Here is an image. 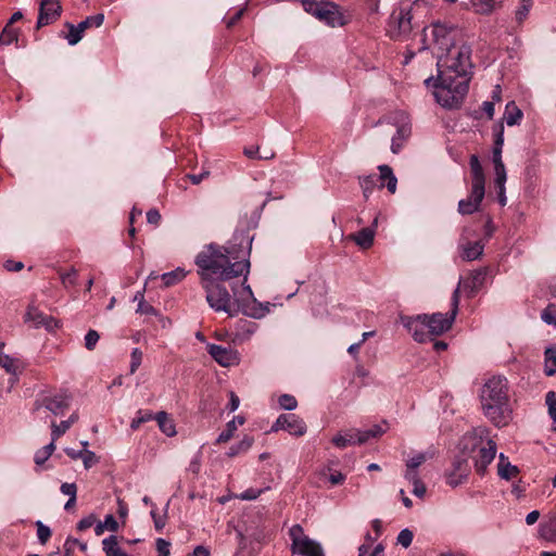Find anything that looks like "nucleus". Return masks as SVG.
Returning a JSON list of instances; mask_svg holds the SVG:
<instances>
[{
  "mask_svg": "<svg viewBox=\"0 0 556 556\" xmlns=\"http://www.w3.org/2000/svg\"><path fill=\"white\" fill-rule=\"evenodd\" d=\"M376 176H367L361 179L359 184L366 198L372 191L374 187L376 186Z\"/></svg>",
  "mask_w": 556,
  "mask_h": 556,
  "instance_id": "de8ad7c7",
  "label": "nucleus"
},
{
  "mask_svg": "<svg viewBox=\"0 0 556 556\" xmlns=\"http://www.w3.org/2000/svg\"><path fill=\"white\" fill-rule=\"evenodd\" d=\"M104 22V15L103 14H96L88 16L86 20L80 22L78 25L80 26V30L84 33L91 28V27H100Z\"/></svg>",
  "mask_w": 556,
  "mask_h": 556,
  "instance_id": "c9c22d12",
  "label": "nucleus"
},
{
  "mask_svg": "<svg viewBox=\"0 0 556 556\" xmlns=\"http://www.w3.org/2000/svg\"><path fill=\"white\" fill-rule=\"evenodd\" d=\"M469 164L472 176L471 187H473V193L479 198L485 185L483 169L477 155H471Z\"/></svg>",
  "mask_w": 556,
  "mask_h": 556,
  "instance_id": "f3484780",
  "label": "nucleus"
},
{
  "mask_svg": "<svg viewBox=\"0 0 556 556\" xmlns=\"http://www.w3.org/2000/svg\"><path fill=\"white\" fill-rule=\"evenodd\" d=\"M186 276V271L181 268H177L173 271L165 273L161 276L164 287H172L181 281Z\"/></svg>",
  "mask_w": 556,
  "mask_h": 556,
  "instance_id": "473e14b6",
  "label": "nucleus"
},
{
  "mask_svg": "<svg viewBox=\"0 0 556 556\" xmlns=\"http://www.w3.org/2000/svg\"><path fill=\"white\" fill-rule=\"evenodd\" d=\"M17 41V30L10 25H5L0 34V46H8Z\"/></svg>",
  "mask_w": 556,
  "mask_h": 556,
  "instance_id": "4c0bfd02",
  "label": "nucleus"
},
{
  "mask_svg": "<svg viewBox=\"0 0 556 556\" xmlns=\"http://www.w3.org/2000/svg\"><path fill=\"white\" fill-rule=\"evenodd\" d=\"M237 328L243 334L251 336L255 332L257 325L253 321L242 319L238 323Z\"/></svg>",
  "mask_w": 556,
  "mask_h": 556,
  "instance_id": "09e8293b",
  "label": "nucleus"
},
{
  "mask_svg": "<svg viewBox=\"0 0 556 556\" xmlns=\"http://www.w3.org/2000/svg\"><path fill=\"white\" fill-rule=\"evenodd\" d=\"M485 270L478 269L472 273L465 279H462L457 286L459 288V292L464 291L469 298L473 296L483 285L485 279Z\"/></svg>",
  "mask_w": 556,
  "mask_h": 556,
  "instance_id": "4468645a",
  "label": "nucleus"
},
{
  "mask_svg": "<svg viewBox=\"0 0 556 556\" xmlns=\"http://www.w3.org/2000/svg\"><path fill=\"white\" fill-rule=\"evenodd\" d=\"M260 148L258 147H249L244 148L243 153L249 159H264L268 160L274 156V153H270V155H260L258 153Z\"/></svg>",
  "mask_w": 556,
  "mask_h": 556,
  "instance_id": "6e6d98bb",
  "label": "nucleus"
},
{
  "mask_svg": "<svg viewBox=\"0 0 556 556\" xmlns=\"http://www.w3.org/2000/svg\"><path fill=\"white\" fill-rule=\"evenodd\" d=\"M429 455L427 453H418L406 460L405 466L412 469H418L427 459Z\"/></svg>",
  "mask_w": 556,
  "mask_h": 556,
  "instance_id": "a18cd8bd",
  "label": "nucleus"
},
{
  "mask_svg": "<svg viewBox=\"0 0 556 556\" xmlns=\"http://www.w3.org/2000/svg\"><path fill=\"white\" fill-rule=\"evenodd\" d=\"M96 522V517L93 515H89L85 518H83L78 523H77V530L79 531H85L89 528H91L93 526V523Z\"/></svg>",
  "mask_w": 556,
  "mask_h": 556,
  "instance_id": "e2e57ef3",
  "label": "nucleus"
},
{
  "mask_svg": "<svg viewBox=\"0 0 556 556\" xmlns=\"http://www.w3.org/2000/svg\"><path fill=\"white\" fill-rule=\"evenodd\" d=\"M137 312L143 315H157V311L143 300H140Z\"/></svg>",
  "mask_w": 556,
  "mask_h": 556,
  "instance_id": "680f3d73",
  "label": "nucleus"
},
{
  "mask_svg": "<svg viewBox=\"0 0 556 556\" xmlns=\"http://www.w3.org/2000/svg\"><path fill=\"white\" fill-rule=\"evenodd\" d=\"M458 248L460 250V257L464 261H475L482 255L484 243L482 241H465V238L462 237Z\"/></svg>",
  "mask_w": 556,
  "mask_h": 556,
  "instance_id": "a211bd4d",
  "label": "nucleus"
},
{
  "mask_svg": "<svg viewBox=\"0 0 556 556\" xmlns=\"http://www.w3.org/2000/svg\"><path fill=\"white\" fill-rule=\"evenodd\" d=\"M404 478L412 484L421 481L419 478L418 469H412L409 467H406Z\"/></svg>",
  "mask_w": 556,
  "mask_h": 556,
  "instance_id": "0e129e2a",
  "label": "nucleus"
},
{
  "mask_svg": "<svg viewBox=\"0 0 556 556\" xmlns=\"http://www.w3.org/2000/svg\"><path fill=\"white\" fill-rule=\"evenodd\" d=\"M65 27L68 29V33L62 34L61 36H63L67 40L68 45H77L84 36V31L80 30V26H75L74 24L67 22L65 23Z\"/></svg>",
  "mask_w": 556,
  "mask_h": 556,
  "instance_id": "2f4dec72",
  "label": "nucleus"
},
{
  "mask_svg": "<svg viewBox=\"0 0 556 556\" xmlns=\"http://www.w3.org/2000/svg\"><path fill=\"white\" fill-rule=\"evenodd\" d=\"M507 380L493 376L483 384L481 405L485 417L497 428L505 427L511 420Z\"/></svg>",
  "mask_w": 556,
  "mask_h": 556,
  "instance_id": "7ed1b4c3",
  "label": "nucleus"
},
{
  "mask_svg": "<svg viewBox=\"0 0 556 556\" xmlns=\"http://www.w3.org/2000/svg\"><path fill=\"white\" fill-rule=\"evenodd\" d=\"M241 253L242 260H239L240 256L228 248L211 243L197 255L195 264L204 281H225L244 275L240 287L231 286L232 295L219 283H205L206 301L216 312H225L230 317L241 312L253 318H262L268 309L256 301L251 287L247 285L250 262L245 260V252Z\"/></svg>",
  "mask_w": 556,
  "mask_h": 556,
  "instance_id": "f257e3e1",
  "label": "nucleus"
},
{
  "mask_svg": "<svg viewBox=\"0 0 556 556\" xmlns=\"http://www.w3.org/2000/svg\"><path fill=\"white\" fill-rule=\"evenodd\" d=\"M497 473L502 479L510 480L519 473L517 466L511 465L508 458L502 453L498 457Z\"/></svg>",
  "mask_w": 556,
  "mask_h": 556,
  "instance_id": "393cba45",
  "label": "nucleus"
},
{
  "mask_svg": "<svg viewBox=\"0 0 556 556\" xmlns=\"http://www.w3.org/2000/svg\"><path fill=\"white\" fill-rule=\"evenodd\" d=\"M401 323L403 326L413 334V338L417 342H426L429 339V330L426 327L422 319H418V316H401Z\"/></svg>",
  "mask_w": 556,
  "mask_h": 556,
  "instance_id": "ddd939ff",
  "label": "nucleus"
},
{
  "mask_svg": "<svg viewBox=\"0 0 556 556\" xmlns=\"http://www.w3.org/2000/svg\"><path fill=\"white\" fill-rule=\"evenodd\" d=\"M292 551L302 556H325L321 545L304 534L300 525H294L289 531Z\"/></svg>",
  "mask_w": 556,
  "mask_h": 556,
  "instance_id": "6e6552de",
  "label": "nucleus"
},
{
  "mask_svg": "<svg viewBox=\"0 0 556 556\" xmlns=\"http://www.w3.org/2000/svg\"><path fill=\"white\" fill-rule=\"evenodd\" d=\"M545 368L546 376H553L556 372V350L548 348L545 350Z\"/></svg>",
  "mask_w": 556,
  "mask_h": 556,
  "instance_id": "72a5a7b5",
  "label": "nucleus"
},
{
  "mask_svg": "<svg viewBox=\"0 0 556 556\" xmlns=\"http://www.w3.org/2000/svg\"><path fill=\"white\" fill-rule=\"evenodd\" d=\"M75 544H78L80 551H83V552H85L87 549V544L86 543H81L77 539L67 538V540H66V542L64 544L66 554H70L73 551Z\"/></svg>",
  "mask_w": 556,
  "mask_h": 556,
  "instance_id": "052dcab7",
  "label": "nucleus"
},
{
  "mask_svg": "<svg viewBox=\"0 0 556 556\" xmlns=\"http://www.w3.org/2000/svg\"><path fill=\"white\" fill-rule=\"evenodd\" d=\"M0 366L11 374H15L18 369L17 362L4 354H0Z\"/></svg>",
  "mask_w": 556,
  "mask_h": 556,
  "instance_id": "79ce46f5",
  "label": "nucleus"
},
{
  "mask_svg": "<svg viewBox=\"0 0 556 556\" xmlns=\"http://www.w3.org/2000/svg\"><path fill=\"white\" fill-rule=\"evenodd\" d=\"M78 420V414L77 413H73L68 419L66 420H63L61 421L59 425L55 422V421H52L51 424V428H52V432H51V437H52V440L55 441L58 440L61 435H63L70 428L73 424H75L76 421Z\"/></svg>",
  "mask_w": 556,
  "mask_h": 556,
  "instance_id": "bb28decb",
  "label": "nucleus"
},
{
  "mask_svg": "<svg viewBox=\"0 0 556 556\" xmlns=\"http://www.w3.org/2000/svg\"><path fill=\"white\" fill-rule=\"evenodd\" d=\"M454 469L447 476V483L452 486L460 484L468 476V465L465 459L454 463Z\"/></svg>",
  "mask_w": 556,
  "mask_h": 556,
  "instance_id": "4be33fe9",
  "label": "nucleus"
},
{
  "mask_svg": "<svg viewBox=\"0 0 556 556\" xmlns=\"http://www.w3.org/2000/svg\"><path fill=\"white\" fill-rule=\"evenodd\" d=\"M99 339V333L96 330L90 329L85 336V348L89 351H92L96 348Z\"/></svg>",
  "mask_w": 556,
  "mask_h": 556,
  "instance_id": "8fccbe9b",
  "label": "nucleus"
},
{
  "mask_svg": "<svg viewBox=\"0 0 556 556\" xmlns=\"http://www.w3.org/2000/svg\"><path fill=\"white\" fill-rule=\"evenodd\" d=\"M541 318L545 324L556 327V305H547V307L543 309Z\"/></svg>",
  "mask_w": 556,
  "mask_h": 556,
  "instance_id": "a19ab883",
  "label": "nucleus"
},
{
  "mask_svg": "<svg viewBox=\"0 0 556 556\" xmlns=\"http://www.w3.org/2000/svg\"><path fill=\"white\" fill-rule=\"evenodd\" d=\"M60 491L64 495H67L70 498L77 496V485L75 483L64 482L61 484Z\"/></svg>",
  "mask_w": 556,
  "mask_h": 556,
  "instance_id": "13d9d810",
  "label": "nucleus"
},
{
  "mask_svg": "<svg viewBox=\"0 0 556 556\" xmlns=\"http://www.w3.org/2000/svg\"><path fill=\"white\" fill-rule=\"evenodd\" d=\"M103 551L106 556H130L118 547L117 538L110 535L102 541Z\"/></svg>",
  "mask_w": 556,
  "mask_h": 556,
  "instance_id": "c85d7f7f",
  "label": "nucleus"
},
{
  "mask_svg": "<svg viewBox=\"0 0 556 556\" xmlns=\"http://www.w3.org/2000/svg\"><path fill=\"white\" fill-rule=\"evenodd\" d=\"M484 193H485V189H482L481 197L478 198L473 193V187H471L470 195L468 197V199L460 200L458 202V212L463 215H469V214L477 212L480 207V204H481L483 198H484Z\"/></svg>",
  "mask_w": 556,
  "mask_h": 556,
  "instance_id": "aec40b11",
  "label": "nucleus"
},
{
  "mask_svg": "<svg viewBox=\"0 0 556 556\" xmlns=\"http://www.w3.org/2000/svg\"><path fill=\"white\" fill-rule=\"evenodd\" d=\"M147 220L149 224L159 225L161 222V214L157 210L152 208L147 213Z\"/></svg>",
  "mask_w": 556,
  "mask_h": 556,
  "instance_id": "774afa93",
  "label": "nucleus"
},
{
  "mask_svg": "<svg viewBox=\"0 0 556 556\" xmlns=\"http://www.w3.org/2000/svg\"><path fill=\"white\" fill-rule=\"evenodd\" d=\"M302 5L305 12L312 14L328 26L344 25L343 15L339 11V7L330 1L325 0H303Z\"/></svg>",
  "mask_w": 556,
  "mask_h": 556,
  "instance_id": "423d86ee",
  "label": "nucleus"
},
{
  "mask_svg": "<svg viewBox=\"0 0 556 556\" xmlns=\"http://www.w3.org/2000/svg\"><path fill=\"white\" fill-rule=\"evenodd\" d=\"M80 458L86 469H89L97 462L96 454L91 451H83V457Z\"/></svg>",
  "mask_w": 556,
  "mask_h": 556,
  "instance_id": "69168bd1",
  "label": "nucleus"
},
{
  "mask_svg": "<svg viewBox=\"0 0 556 556\" xmlns=\"http://www.w3.org/2000/svg\"><path fill=\"white\" fill-rule=\"evenodd\" d=\"M495 169V185L501 191L503 192L505 190V182H506V170L504 165H496L494 166Z\"/></svg>",
  "mask_w": 556,
  "mask_h": 556,
  "instance_id": "c03bdc74",
  "label": "nucleus"
},
{
  "mask_svg": "<svg viewBox=\"0 0 556 556\" xmlns=\"http://www.w3.org/2000/svg\"><path fill=\"white\" fill-rule=\"evenodd\" d=\"M413 29L412 13L409 8L394 10L388 24V33L391 38H405Z\"/></svg>",
  "mask_w": 556,
  "mask_h": 556,
  "instance_id": "1a4fd4ad",
  "label": "nucleus"
},
{
  "mask_svg": "<svg viewBox=\"0 0 556 556\" xmlns=\"http://www.w3.org/2000/svg\"><path fill=\"white\" fill-rule=\"evenodd\" d=\"M71 395L67 392H59L55 394L47 395L41 401H36L35 409L45 407L53 415H63L70 407Z\"/></svg>",
  "mask_w": 556,
  "mask_h": 556,
  "instance_id": "9d476101",
  "label": "nucleus"
},
{
  "mask_svg": "<svg viewBox=\"0 0 556 556\" xmlns=\"http://www.w3.org/2000/svg\"><path fill=\"white\" fill-rule=\"evenodd\" d=\"M170 543L164 539L156 540V549L160 553L159 556H170L169 552Z\"/></svg>",
  "mask_w": 556,
  "mask_h": 556,
  "instance_id": "bf43d9fd",
  "label": "nucleus"
},
{
  "mask_svg": "<svg viewBox=\"0 0 556 556\" xmlns=\"http://www.w3.org/2000/svg\"><path fill=\"white\" fill-rule=\"evenodd\" d=\"M243 14H244V9H240L232 16H229L226 20L227 27L228 28L233 27L242 18Z\"/></svg>",
  "mask_w": 556,
  "mask_h": 556,
  "instance_id": "338daca9",
  "label": "nucleus"
},
{
  "mask_svg": "<svg viewBox=\"0 0 556 556\" xmlns=\"http://www.w3.org/2000/svg\"><path fill=\"white\" fill-rule=\"evenodd\" d=\"M152 419H155V415H153L149 410L140 409L137 412V417L132 419L130 428L132 430H138L142 424L150 421Z\"/></svg>",
  "mask_w": 556,
  "mask_h": 556,
  "instance_id": "e433bc0d",
  "label": "nucleus"
},
{
  "mask_svg": "<svg viewBox=\"0 0 556 556\" xmlns=\"http://www.w3.org/2000/svg\"><path fill=\"white\" fill-rule=\"evenodd\" d=\"M62 285L64 288L70 289L77 286V270L72 268L70 271H59Z\"/></svg>",
  "mask_w": 556,
  "mask_h": 556,
  "instance_id": "f704fd0d",
  "label": "nucleus"
},
{
  "mask_svg": "<svg viewBox=\"0 0 556 556\" xmlns=\"http://www.w3.org/2000/svg\"><path fill=\"white\" fill-rule=\"evenodd\" d=\"M36 527L39 542L41 544H46L50 540L52 534L50 528L43 525L41 521H37Z\"/></svg>",
  "mask_w": 556,
  "mask_h": 556,
  "instance_id": "37998d69",
  "label": "nucleus"
},
{
  "mask_svg": "<svg viewBox=\"0 0 556 556\" xmlns=\"http://www.w3.org/2000/svg\"><path fill=\"white\" fill-rule=\"evenodd\" d=\"M546 404L548 407V415L556 422V396L553 391H549L546 394Z\"/></svg>",
  "mask_w": 556,
  "mask_h": 556,
  "instance_id": "603ef678",
  "label": "nucleus"
},
{
  "mask_svg": "<svg viewBox=\"0 0 556 556\" xmlns=\"http://www.w3.org/2000/svg\"><path fill=\"white\" fill-rule=\"evenodd\" d=\"M471 47L464 40L437 52L438 78L429 77L425 84L434 88L433 96L443 108L460 105L468 92L471 70Z\"/></svg>",
  "mask_w": 556,
  "mask_h": 556,
  "instance_id": "f03ea898",
  "label": "nucleus"
},
{
  "mask_svg": "<svg viewBox=\"0 0 556 556\" xmlns=\"http://www.w3.org/2000/svg\"><path fill=\"white\" fill-rule=\"evenodd\" d=\"M207 352L220 366L227 367L236 363L237 353L217 344H207Z\"/></svg>",
  "mask_w": 556,
  "mask_h": 556,
  "instance_id": "2eb2a0df",
  "label": "nucleus"
},
{
  "mask_svg": "<svg viewBox=\"0 0 556 556\" xmlns=\"http://www.w3.org/2000/svg\"><path fill=\"white\" fill-rule=\"evenodd\" d=\"M540 535L546 541L556 543V521L541 525Z\"/></svg>",
  "mask_w": 556,
  "mask_h": 556,
  "instance_id": "58836bf2",
  "label": "nucleus"
},
{
  "mask_svg": "<svg viewBox=\"0 0 556 556\" xmlns=\"http://www.w3.org/2000/svg\"><path fill=\"white\" fill-rule=\"evenodd\" d=\"M426 38L431 36V40L437 47V52L446 50L448 47L463 40L459 29L446 22H434L430 27L424 29Z\"/></svg>",
  "mask_w": 556,
  "mask_h": 556,
  "instance_id": "39448f33",
  "label": "nucleus"
},
{
  "mask_svg": "<svg viewBox=\"0 0 556 556\" xmlns=\"http://www.w3.org/2000/svg\"><path fill=\"white\" fill-rule=\"evenodd\" d=\"M378 169L379 177L377 180L380 181V188L387 187L390 193H395L397 179L394 176L392 168L389 165H380Z\"/></svg>",
  "mask_w": 556,
  "mask_h": 556,
  "instance_id": "5701e85b",
  "label": "nucleus"
},
{
  "mask_svg": "<svg viewBox=\"0 0 556 556\" xmlns=\"http://www.w3.org/2000/svg\"><path fill=\"white\" fill-rule=\"evenodd\" d=\"M413 532L409 529H403L397 535V544L407 548L413 542Z\"/></svg>",
  "mask_w": 556,
  "mask_h": 556,
  "instance_id": "3c124183",
  "label": "nucleus"
},
{
  "mask_svg": "<svg viewBox=\"0 0 556 556\" xmlns=\"http://www.w3.org/2000/svg\"><path fill=\"white\" fill-rule=\"evenodd\" d=\"M131 361H130V374H135L139 368L142 362V352L139 349H134L131 352Z\"/></svg>",
  "mask_w": 556,
  "mask_h": 556,
  "instance_id": "864d4df0",
  "label": "nucleus"
},
{
  "mask_svg": "<svg viewBox=\"0 0 556 556\" xmlns=\"http://www.w3.org/2000/svg\"><path fill=\"white\" fill-rule=\"evenodd\" d=\"M155 420L159 425L160 430L167 437H174L176 434V427L174 420L168 416L166 412H159L155 415Z\"/></svg>",
  "mask_w": 556,
  "mask_h": 556,
  "instance_id": "a878e982",
  "label": "nucleus"
},
{
  "mask_svg": "<svg viewBox=\"0 0 556 556\" xmlns=\"http://www.w3.org/2000/svg\"><path fill=\"white\" fill-rule=\"evenodd\" d=\"M522 116V111L516 105L514 101H510L506 104L503 119L508 126L519 124Z\"/></svg>",
  "mask_w": 556,
  "mask_h": 556,
  "instance_id": "cd10ccee",
  "label": "nucleus"
},
{
  "mask_svg": "<svg viewBox=\"0 0 556 556\" xmlns=\"http://www.w3.org/2000/svg\"><path fill=\"white\" fill-rule=\"evenodd\" d=\"M459 288H456L452 296V309L450 314L434 313L431 316L418 315L422 319L431 336H440L450 330L458 312Z\"/></svg>",
  "mask_w": 556,
  "mask_h": 556,
  "instance_id": "0eeeda50",
  "label": "nucleus"
},
{
  "mask_svg": "<svg viewBox=\"0 0 556 556\" xmlns=\"http://www.w3.org/2000/svg\"><path fill=\"white\" fill-rule=\"evenodd\" d=\"M254 438L251 435H244L243 439L229 447L227 455L229 457H236L240 454L247 453L253 445Z\"/></svg>",
  "mask_w": 556,
  "mask_h": 556,
  "instance_id": "c756f323",
  "label": "nucleus"
},
{
  "mask_svg": "<svg viewBox=\"0 0 556 556\" xmlns=\"http://www.w3.org/2000/svg\"><path fill=\"white\" fill-rule=\"evenodd\" d=\"M496 5V0H470L471 9L478 14H490Z\"/></svg>",
  "mask_w": 556,
  "mask_h": 556,
  "instance_id": "7c9ffc66",
  "label": "nucleus"
},
{
  "mask_svg": "<svg viewBox=\"0 0 556 556\" xmlns=\"http://www.w3.org/2000/svg\"><path fill=\"white\" fill-rule=\"evenodd\" d=\"M494 148H493V163L496 165H504L502 162V149L504 144V124L502 122L493 126Z\"/></svg>",
  "mask_w": 556,
  "mask_h": 556,
  "instance_id": "412c9836",
  "label": "nucleus"
},
{
  "mask_svg": "<svg viewBox=\"0 0 556 556\" xmlns=\"http://www.w3.org/2000/svg\"><path fill=\"white\" fill-rule=\"evenodd\" d=\"M384 431L386 430L380 425H374L364 430H354L353 433H350V444H365L370 439L379 438Z\"/></svg>",
  "mask_w": 556,
  "mask_h": 556,
  "instance_id": "dca6fc26",
  "label": "nucleus"
},
{
  "mask_svg": "<svg viewBox=\"0 0 556 556\" xmlns=\"http://www.w3.org/2000/svg\"><path fill=\"white\" fill-rule=\"evenodd\" d=\"M27 320H31L36 327H45L47 330H53L59 327V321L52 316L46 315L37 308L30 307L27 311Z\"/></svg>",
  "mask_w": 556,
  "mask_h": 556,
  "instance_id": "6ab92c4d",
  "label": "nucleus"
},
{
  "mask_svg": "<svg viewBox=\"0 0 556 556\" xmlns=\"http://www.w3.org/2000/svg\"><path fill=\"white\" fill-rule=\"evenodd\" d=\"M486 437L488 430L479 428L464 435L460 442L464 454L473 460L475 469L481 476L496 455V443Z\"/></svg>",
  "mask_w": 556,
  "mask_h": 556,
  "instance_id": "20e7f679",
  "label": "nucleus"
},
{
  "mask_svg": "<svg viewBox=\"0 0 556 556\" xmlns=\"http://www.w3.org/2000/svg\"><path fill=\"white\" fill-rule=\"evenodd\" d=\"M237 430L236 420H230L226 425V429L220 432V434L217 438V443H226L228 442L232 437L235 431Z\"/></svg>",
  "mask_w": 556,
  "mask_h": 556,
  "instance_id": "ea45409f",
  "label": "nucleus"
},
{
  "mask_svg": "<svg viewBox=\"0 0 556 556\" xmlns=\"http://www.w3.org/2000/svg\"><path fill=\"white\" fill-rule=\"evenodd\" d=\"M270 430L274 432L286 430L292 435L301 437L306 432V426L295 414H281Z\"/></svg>",
  "mask_w": 556,
  "mask_h": 556,
  "instance_id": "9b49d317",
  "label": "nucleus"
},
{
  "mask_svg": "<svg viewBox=\"0 0 556 556\" xmlns=\"http://www.w3.org/2000/svg\"><path fill=\"white\" fill-rule=\"evenodd\" d=\"M151 517L153 519V522H154V528L157 532H162V530L164 529L165 525H166V516H160L157 513H156V509H152L151 510Z\"/></svg>",
  "mask_w": 556,
  "mask_h": 556,
  "instance_id": "4d7b16f0",
  "label": "nucleus"
},
{
  "mask_svg": "<svg viewBox=\"0 0 556 556\" xmlns=\"http://www.w3.org/2000/svg\"><path fill=\"white\" fill-rule=\"evenodd\" d=\"M278 403L282 408H285L287 410H292V409L296 408V405H298L296 399L290 394L280 395Z\"/></svg>",
  "mask_w": 556,
  "mask_h": 556,
  "instance_id": "49530a36",
  "label": "nucleus"
},
{
  "mask_svg": "<svg viewBox=\"0 0 556 556\" xmlns=\"http://www.w3.org/2000/svg\"><path fill=\"white\" fill-rule=\"evenodd\" d=\"M62 5L59 0H41L37 20V28L50 25L59 20Z\"/></svg>",
  "mask_w": 556,
  "mask_h": 556,
  "instance_id": "f8f14e48",
  "label": "nucleus"
},
{
  "mask_svg": "<svg viewBox=\"0 0 556 556\" xmlns=\"http://www.w3.org/2000/svg\"><path fill=\"white\" fill-rule=\"evenodd\" d=\"M375 238V230L371 227H365L355 235H350V240H353L361 249H368L372 245Z\"/></svg>",
  "mask_w": 556,
  "mask_h": 556,
  "instance_id": "b1692460",
  "label": "nucleus"
},
{
  "mask_svg": "<svg viewBox=\"0 0 556 556\" xmlns=\"http://www.w3.org/2000/svg\"><path fill=\"white\" fill-rule=\"evenodd\" d=\"M531 7H528V4H521L518 7V9L515 12V21L518 25H521L523 21L528 17Z\"/></svg>",
  "mask_w": 556,
  "mask_h": 556,
  "instance_id": "5fc2aeb1",
  "label": "nucleus"
}]
</instances>
